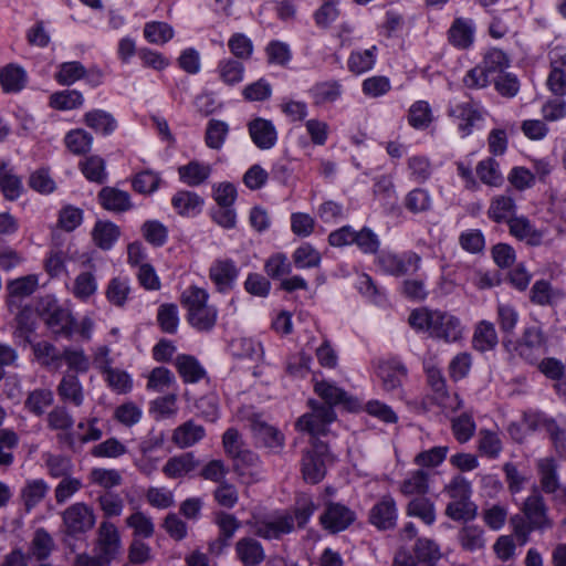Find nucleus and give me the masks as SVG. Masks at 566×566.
Returning a JSON list of instances; mask_svg holds the SVG:
<instances>
[{
    "instance_id": "nucleus-1",
    "label": "nucleus",
    "mask_w": 566,
    "mask_h": 566,
    "mask_svg": "<svg viewBox=\"0 0 566 566\" xmlns=\"http://www.w3.org/2000/svg\"><path fill=\"white\" fill-rule=\"evenodd\" d=\"M522 512L526 521L517 515L511 520L514 533L521 545L528 541V535L532 531H543L553 526V522L547 515V506L537 488H534L532 493L525 499Z\"/></svg>"
},
{
    "instance_id": "nucleus-2",
    "label": "nucleus",
    "mask_w": 566,
    "mask_h": 566,
    "mask_svg": "<svg viewBox=\"0 0 566 566\" xmlns=\"http://www.w3.org/2000/svg\"><path fill=\"white\" fill-rule=\"evenodd\" d=\"M509 66L507 55L502 50L491 49L485 53L482 62L465 74L463 83L469 88H483L504 74Z\"/></svg>"
},
{
    "instance_id": "nucleus-3",
    "label": "nucleus",
    "mask_w": 566,
    "mask_h": 566,
    "mask_svg": "<svg viewBox=\"0 0 566 566\" xmlns=\"http://www.w3.org/2000/svg\"><path fill=\"white\" fill-rule=\"evenodd\" d=\"M180 300L191 326L198 331H209L212 327V316L207 305L209 293L205 289L192 285L182 292Z\"/></svg>"
},
{
    "instance_id": "nucleus-4",
    "label": "nucleus",
    "mask_w": 566,
    "mask_h": 566,
    "mask_svg": "<svg viewBox=\"0 0 566 566\" xmlns=\"http://www.w3.org/2000/svg\"><path fill=\"white\" fill-rule=\"evenodd\" d=\"M311 412L300 417L296 421V429L308 433L314 441L328 432V427L336 419V413L331 406H319V402L310 401Z\"/></svg>"
},
{
    "instance_id": "nucleus-5",
    "label": "nucleus",
    "mask_w": 566,
    "mask_h": 566,
    "mask_svg": "<svg viewBox=\"0 0 566 566\" xmlns=\"http://www.w3.org/2000/svg\"><path fill=\"white\" fill-rule=\"evenodd\" d=\"M332 461L327 444L322 441H313L312 449L304 453L302 460L305 481L312 484L318 483L326 474V464Z\"/></svg>"
},
{
    "instance_id": "nucleus-6",
    "label": "nucleus",
    "mask_w": 566,
    "mask_h": 566,
    "mask_svg": "<svg viewBox=\"0 0 566 566\" xmlns=\"http://www.w3.org/2000/svg\"><path fill=\"white\" fill-rule=\"evenodd\" d=\"M242 417L249 422V428L258 441H260L272 453H281L285 444V437L279 429L266 423L262 419L261 415L249 410L244 412Z\"/></svg>"
},
{
    "instance_id": "nucleus-7",
    "label": "nucleus",
    "mask_w": 566,
    "mask_h": 566,
    "mask_svg": "<svg viewBox=\"0 0 566 566\" xmlns=\"http://www.w3.org/2000/svg\"><path fill=\"white\" fill-rule=\"evenodd\" d=\"M64 531L76 537L91 531L96 523L93 507L83 502L70 505L62 514Z\"/></svg>"
},
{
    "instance_id": "nucleus-8",
    "label": "nucleus",
    "mask_w": 566,
    "mask_h": 566,
    "mask_svg": "<svg viewBox=\"0 0 566 566\" xmlns=\"http://www.w3.org/2000/svg\"><path fill=\"white\" fill-rule=\"evenodd\" d=\"M377 262L387 274L403 276L412 274L420 269L421 256L413 251H407L401 254L382 252L378 255Z\"/></svg>"
},
{
    "instance_id": "nucleus-9",
    "label": "nucleus",
    "mask_w": 566,
    "mask_h": 566,
    "mask_svg": "<svg viewBox=\"0 0 566 566\" xmlns=\"http://www.w3.org/2000/svg\"><path fill=\"white\" fill-rule=\"evenodd\" d=\"M449 116L457 123L459 130L463 136L472 133L473 127L478 126L484 118V111L475 102L458 103L450 107Z\"/></svg>"
},
{
    "instance_id": "nucleus-10",
    "label": "nucleus",
    "mask_w": 566,
    "mask_h": 566,
    "mask_svg": "<svg viewBox=\"0 0 566 566\" xmlns=\"http://www.w3.org/2000/svg\"><path fill=\"white\" fill-rule=\"evenodd\" d=\"M122 542L117 527L108 522H101L97 530L95 552L102 555L104 560H113L120 553Z\"/></svg>"
},
{
    "instance_id": "nucleus-11",
    "label": "nucleus",
    "mask_w": 566,
    "mask_h": 566,
    "mask_svg": "<svg viewBox=\"0 0 566 566\" xmlns=\"http://www.w3.org/2000/svg\"><path fill=\"white\" fill-rule=\"evenodd\" d=\"M294 530L292 514L282 513L255 522L254 534L265 539H277Z\"/></svg>"
},
{
    "instance_id": "nucleus-12",
    "label": "nucleus",
    "mask_w": 566,
    "mask_h": 566,
    "mask_svg": "<svg viewBox=\"0 0 566 566\" xmlns=\"http://www.w3.org/2000/svg\"><path fill=\"white\" fill-rule=\"evenodd\" d=\"M39 285V279L34 274H29L7 283V297L6 303L9 311L13 312L19 310L21 301L32 295Z\"/></svg>"
},
{
    "instance_id": "nucleus-13",
    "label": "nucleus",
    "mask_w": 566,
    "mask_h": 566,
    "mask_svg": "<svg viewBox=\"0 0 566 566\" xmlns=\"http://www.w3.org/2000/svg\"><path fill=\"white\" fill-rule=\"evenodd\" d=\"M323 527L331 533L346 530L354 521L355 513L339 503H328L325 512L319 517Z\"/></svg>"
},
{
    "instance_id": "nucleus-14",
    "label": "nucleus",
    "mask_w": 566,
    "mask_h": 566,
    "mask_svg": "<svg viewBox=\"0 0 566 566\" xmlns=\"http://www.w3.org/2000/svg\"><path fill=\"white\" fill-rule=\"evenodd\" d=\"M396 502L390 495H385L377 502L369 513V521L379 530H389L395 527L397 522Z\"/></svg>"
},
{
    "instance_id": "nucleus-15",
    "label": "nucleus",
    "mask_w": 566,
    "mask_h": 566,
    "mask_svg": "<svg viewBox=\"0 0 566 566\" xmlns=\"http://www.w3.org/2000/svg\"><path fill=\"white\" fill-rule=\"evenodd\" d=\"M510 234L528 245L537 247L542 243L545 232L536 229L524 216H516L509 221Z\"/></svg>"
},
{
    "instance_id": "nucleus-16",
    "label": "nucleus",
    "mask_w": 566,
    "mask_h": 566,
    "mask_svg": "<svg viewBox=\"0 0 566 566\" xmlns=\"http://www.w3.org/2000/svg\"><path fill=\"white\" fill-rule=\"evenodd\" d=\"M463 327L458 317L439 311L437 324L432 327L431 336L441 338L447 343L457 342L462 338Z\"/></svg>"
},
{
    "instance_id": "nucleus-17",
    "label": "nucleus",
    "mask_w": 566,
    "mask_h": 566,
    "mask_svg": "<svg viewBox=\"0 0 566 566\" xmlns=\"http://www.w3.org/2000/svg\"><path fill=\"white\" fill-rule=\"evenodd\" d=\"M545 337L539 327L531 326L524 329V333L521 339L517 343L518 354L527 359L528 361H533L536 359L534 353H544L545 352Z\"/></svg>"
},
{
    "instance_id": "nucleus-18",
    "label": "nucleus",
    "mask_w": 566,
    "mask_h": 566,
    "mask_svg": "<svg viewBox=\"0 0 566 566\" xmlns=\"http://www.w3.org/2000/svg\"><path fill=\"white\" fill-rule=\"evenodd\" d=\"M228 469L221 461L214 460V483L218 489L214 491V499L219 504L226 507H232L238 502V491L234 485L223 480Z\"/></svg>"
},
{
    "instance_id": "nucleus-19",
    "label": "nucleus",
    "mask_w": 566,
    "mask_h": 566,
    "mask_svg": "<svg viewBox=\"0 0 566 566\" xmlns=\"http://www.w3.org/2000/svg\"><path fill=\"white\" fill-rule=\"evenodd\" d=\"M56 392L63 402L75 407H81L84 402V389L75 374H64L56 387Z\"/></svg>"
},
{
    "instance_id": "nucleus-20",
    "label": "nucleus",
    "mask_w": 566,
    "mask_h": 566,
    "mask_svg": "<svg viewBox=\"0 0 566 566\" xmlns=\"http://www.w3.org/2000/svg\"><path fill=\"white\" fill-rule=\"evenodd\" d=\"M249 134L253 143L261 149H270L276 143L274 125L264 118H255L249 123Z\"/></svg>"
},
{
    "instance_id": "nucleus-21",
    "label": "nucleus",
    "mask_w": 566,
    "mask_h": 566,
    "mask_svg": "<svg viewBox=\"0 0 566 566\" xmlns=\"http://www.w3.org/2000/svg\"><path fill=\"white\" fill-rule=\"evenodd\" d=\"M237 556L244 566H255L265 558L264 549L260 542L252 537H243L235 545Z\"/></svg>"
},
{
    "instance_id": "nucleus-22",
    "label": "nucleus",
    "mask_w": 566,
    "mask_h": 566,
    "mask_svg": "<svg viewBox=\"0 0 566 566\" xmlns=\"http://www.w3.org/2000/svg\"><path fill=\"white\" fill-rule=\"evenodd\" d=\"M98 199L102 207L113 212H124L132 208L130 196L128 192L113 187H104Z\"/></svg>"
},
{
    "instance_id": "nucleus-23",
    "label": "nucleus",
    "mask_w": 566,
    "mask_h": 566,
    "mask_svg": "<svg viewBox=\"0 0 566 566\" xmlns=\"http://www.w3.org/2000/svg\"><path fill=\"white\" fill-rule=\"evenodd\" d=\"M429 472L422 468L413 470L400 483L399 490L405 496H423L429 491Z\"/></svg>"
},
{
    "instance_id": "nucleus-24",
    "label": "nucleus",
    "mask_w": 566,
    "mask_h": 566,
    "mask_svg": "<svg viewBox=\"0 0 566 566\" xmlns=\"http://www.w3.org/2000/svg\"><path fill=\"white\" fill-rule=\"evenodd\" d=\"M199 465L192 452H186L170 458L163 468V472L170 479H177L192 472Z\"/></svg>"
},
{
    "instance_id": "nucleus-25",
    "label": "nucleus",
    "mask_w": 566,
    "mask_h": 566,
    "mask_svg": "<svg viewBox=\"0 0 566 566\" xmlns=\"http://www.w3.org/2000/svg\"><path fill=\"white\" fill-rule=\"evenodd\" d=\"M515 201L511 196L500 195L491 200L488 216L496 223L506 222L509 224L511 218L515 217Z\"/></svg>"
},
{
    "instance_id": "nucleus-26",
    "label": "nucleus",
    "mask_w": 566,
    "mask_h": 566,
    "mask_svg": "<svg viewBox=\"0 0 566 566\" xmlns=\"http://www.w3.org/2000/svg\"><path fill=\"white\" fill-rule=\"evenodd\" d=\"M499 343L497 333L494 324L489 321H481L473 334L472 344L479 352L493 349Z\"/></svg>"
},
{
    "instance_id": "nucleus-27",
    "label": "nucleus",
    "mask_w": 566,
    "mask_h": 566,
    "mask_svg": "<svg viewBox=\"0 0 566 566\" xmlns=\"http://www.w3.org/2000/svg\"><path fill=\"white\" fill-rule=\"evenodd\" d=\"M474 27L471 20L458 18L449 30L450 42L460 49L469 48L473 42Z\"/></svg>"
},
{
    "instance_id": "nucleus-28",
    "label": "nucleus",
    "mask_w": 566,
    "mask_h": 566,
    "mask_svg": "<svg viewBox=\"0 0 566 566\" xmlns=\"http://www.w3.org/2000/svg\"><path fill=\"white\" fill-rule=\"evenodd\" d=\"M203 436V427L189 420L174 430L171 439L179 448H188L201 440Z\"/></svg>"
},
{
    "instance_id": "nucleus-29",
    "label": "nucleus",
    "mask_w": 566,
    "mask_h": 566,
    "mask_svg": "<svg viewBox=\"0 0 566 566\" xmlns=\"http://www.w3.org/2000/svg\"><path fill=\"white\" fill-rule=\"evenodd\" d=\"M27 83L25 71L14 64H8L0 71V84L6 93H17Z\"/></svg>"
},
{
    "instance_id": "nucleus-30",
    "label": "nucleus",
    "mask_w": 566,
    "mask_h": 566,
    "mask_svg": "<svg viewBox=\"0 0 566 566\" xmlns=\"http://www.w3.org/2000/svg\"><path fill=\"white\" fill-rule=\"evenodd\" d=\"M84 123L87 127L103 135L112 134L117 127V122L114 116L103 109L87 112L84 115Z\"/></svg>"
},
{
    "instance_id": "nucleus-31",
    "label": "nucleus",
    "mask_w": 566,
    "mask_h": 566,
    "mask_svg": "<svg viewBox=\"0 0 566 566\" xmlns=\"http://www.w3.org/2000/svg\"><path fill=\"white\" fill-rule=\"evenodd\" d=\"M35 360L45 368L57 369L61 366L62 353L51 343L42 340L32 344Z\"/></svg>"
},
{
    "instance_id": "nucleus-32",
    "label": "nucleus",
    "mask_w": 566,
    "mask_h": 566,
    "mask_svg": "<svg viewBox=\"0 0 566 566\" xmlns=\"http://www.w3.org/2000/svg\"><path fill=\"white\" fill-rule=\"evenodd\" d=\"M130 291L129 280L124 276H116L108 282L105 296L114 306L124 307L128 301Z\"/></svg>"
},
{
    "instance_id": "nucleus-33",
    "label": "nucleus",
    "mask_w": 566,
    "mask_h": 566,
    "mask_svg": "<svg viewBox=\"0 0 566 566\" xmlns=\"http://www.w3.org/2000/svg\"><path fill=\"white\" fill-rule=\"evenodd\" d=\"M176 367L185 382H198L206 376V370L191 355H178Z\"/></svg>"
},
{
    "instance_id": "nucleus-34",
    "label": "nucleus",
    "mask_w": 566,
    "mask_h": 566,
    "mask_svg": "<svg viewBox=\"0 0 566 566\" xmlns=\"http://www.w3.org/2000/svg\"><path fill=\"white\" fill-rule=\"evenodd\" d=\"M216 523L219 527L218 553H221L223 548L229 546L231 538L240 527V522L232 514L219 513Z\"/></svg>"
},
{
    "instance_id": "nucleus-35",
    "label": "nucleus",
    "mask_w": 566,
    "mask_h": 566,
    "mask_svg": "<svg viewBox=\"0 0 566 566\" xmlns=\"http://www.w3.org/2000/svg\"><path fill=\"white\" fill-rule=\"evenodd\" d=\"M45 324L55 336L70 338L74 332V318L70 311L63 306Z\"/></svg>"
},
{
    "instance_id": "nucleus-36",
    "label": "nucleus",
    "mask_w": 566,
    "mask_h": 566,
    "mask_svg": "<svg viewBox=\"0 0 566 566\" xmlns=\"http://www.w3.org/2000/svg\"><path fill=\"white\" fill-rule=\"evenodd\" d=\"M93 240L95 244L109 250L119 237V228L109 221H98L93 229Z\"/></svg>"
},
{
    "instance_id": "nucleus-37",
    "label": "nucleus",
    "mask_w": 566,
    "mask_h": 566,
    "mask_svg": "<svg viewBox=\"0 0 566 566\" xmlns=\"http://www.w3.org/2000/svg\"><path fill=\"white\" fill-rule=\"evenodd\" d=\"M541 486L546 493H554L559 488L557 465L552 458H544L537 462Z\"/></svg>"
},
{
    "instance_id": "nucleus-38",
    "label": "nucleus",
    "mask_w": 566,
    "mask_h": 566,
    "mask_svg": "<svg viewBox=\"0 0 566 566\" xmlns=\"http://www.w3.org/2000/svg\"><path fill=\"white\" fill-rule=\"evenodd\" d=\"M49 485L43 480L28 481L21 490V499L28 512L35 507L46 495Z\"/></svg>"
},
{
    "instance_id": "nucleus-39",
    "label": "nucleus",
    "mask_w": 566,
    "mask_h": 566,
    "mask_svg": "<svg viewBox=\"0 0 566 566\" xmlns=\"http://www.w3.org/2000/svg\"><path fill=\"white\" fill-rule=\"evenodd\" d=\"M408 516L420 518L424 524L431 525L436 521L434 504L424 496L412 499L406 507Z\"/></svg>"
},
{
    "instance_id": "nucleus-40",
    "label": "nucleus",
    "mask_w": 566,
    "mask_h": 566,
    "mask_svg": "<svg viewBox=\"0 0 566 566\" xmlns=\"http://www.w3.org/2000/svg\"><path fill=\"white\" fill-rule=\"evenodd\" d=\"M174 208L181 216H196L200 212L203 201L193 192L179 191L171 200Z\"/></svg>"
},
{
    "instance_id": "nucleus-41",
    "label": "nucleus",
    "mask_w": 566,
    "mask_h": 566,
    "mask_svg": "<svg viewBox=\"0 0 566 566\" xmlns=\"http://www.w3.org/2000/svg\"><path fill=\"white\" fill-rule=\"evenodd\" d=\"M22 189V181L13 174L12 169L4 164L0 165V190L4 198L14 201L20 197Z\"/></svg>"
},
{
    "instance_id": "nucleus-42",
    "label": "nucleus",
    "mask_w": 566,
    "mask_h": 566,
    "mask_svg": "<svg viewBox=\"0 0 566 566\" xmlns=\"http://www.w3.org/2000/svg\"><path fill=\"white\" fill-rule=\"evenodd\" d=\"M238 277V269L232 261H219L214 266V284L220 292L229 291L233 287Z\"/></svg>"
},
{
    "instance_id": "nucleus-43",
    "label": "nucleus",
    "mask_w": 566,
    "mask_h": 566,
    "mask_svg": "<svg viewBox=\"0 0 566 566\" xmlns=\"http://www.w3.org/2000/svg\"><path fill=\"white\" fill-rule=\"evenodd\" d=\"M378 373L387 391L400 387L406 377V368L399 363H385L379 366Z\"/></svg>"
},
{
    "instance_id": "nucleus-44",
    "label": "nucleus",
    "mask_w": 566,
    "mask_h": 566,
    "mask_svg": "<svg viewBox=\"0 0 566 566\" xmlns=\"http://www.w3.org/2000/svg\"><path fill=\"white\" fill-rule=\"evenodd\" d=\"M311 94L315 105L333 103L342 94V85L337 81H327L315 84Z\"/></svg>"
},
{
    "instance_id": "nucleus-45",
    "label": "nucleus",
    "mask_w": 566,
    "mask_h": 566,
    "mask_svg": "<svg viewBox=\"0 0 566 566\" xmlns=\"http://www.w3.org/2000/svg\"><path fill=\"white\" fill-rule=\"evenodd\" d=\"M54 401L53 391L46 388H39L32 390L25 401V408L35 416H42L45 409Z\"/></svg>"
},
{
    "instance_id": "nucleus-46",
    "label": "nucleus",
    "mask_w": 566,
    "mask_h": 566,
    "mask_svg": "<svg viewBox=\"0 0 566 566\" xmlns=\"http://www.w3.org/2000/svg\"><path fill=\"white\" fill-rule=\"evenodd\" d=\"M476 175L483 184L491 187H500L504 181L500 165L493 158L480 161L476 166Z\"/></svg>"
},
{
    "instance_id": "nucleus-47",
    "label": "nucleus",
    "mask_w": 566,
    "mask_h": 566,
    "mask_svg": "<svg viewBox=\"0 0 566 566\" xmlns=\"http://www.w3.org/2000/svg\"><path fill=\"white\" fill-rule=\"evenodd\" d=\"M66 148L74 155H84L90 151L93 137L82 128L70 130L64 138Z\"/></svg>"
},
{
    "instance_id": "nucleus-48",
    "label": "nucleus",
    "mask_w": 566,
    "mask_h": 566,
    "mask_svg": "<svg viewBox=\"0 0 566 566\" xmlns=\"http://www.w3.org/2000/svg\"><path fill=\"white\" fill-rule=\"evenodd\" d=\"M178 174L185 184L198 186L210 176V167L198 161H190L188 165L180 166Z\"/></svg>"
},
{
    "instance_id": "nucleus-49",
    "label": "nucleus",
    "mask_w": 566,
    "mask_h": 566,
    "mask_svg": "<svg viewBox=\"0 0 566 566\" xmlns=\"http://www.w3.org/2000/svg\"><path fill=\"white\" fill-rule=\"evenodd\" d=\"M518 313L516 308L509 304L500 302L496 306V321L504 336H512L518 323Z\"/></svg>"
},
{
    "instance_id": "nucleus-50",
    "label": "nucleus",
    "mask_w": 566,
    "mask_h": 566,
    "mask_svg": "<svg viewBox=\"0 0 566 566\" xmlns=\"http://www.w3.org/2000/svg\"><path fill=\"white\" fill-rule=\"evenodd\" d=\"M157 323L167 334H175L179 325L178 307L172 303H165L158 307Z\"/></svg>"
},
{
    "instance_id": "nucleus-51",
    "label": "nucleus",
    "mask_w": 566,
    "mask_h": 566,
    "mask_svg": "<svg viewBox=\"0 0 566 566\" xmlns=\"http://www.w3.org/2000/svg\"><path fill=\"white\" fill-rule=\"evenodd\" d=\"M126 525L134 531V538H149L155 533V525L143 512H135L126 518Z\"/></svg>"
},
{
    "instance_id": "nucleus-52",
    "label": "nucleus",
    "mask_w": 566,
    "mask_h": 566,
    "mask_svg": "<svg viewBox=\"0 0 566 566\" xmlns=\"http://www.w3.org/2000/svg\"><path fill=\"white\" fill-rule=\"evenodd\" d=\"M83 95L75 90L56 92L50 97V105L55 109L69 111L82 106Z\"/></svg>"
},
{
    "instance_id": "nucleus-53",
    "label": "nucleus",
    "mask_w": 566,
    "mask_h": 566,
    "mask_svg": "<svg viewBox=\"0 0 566 566\" xmlns=\"http://www.w3.org/2000/svg\"><path fill=\"white\" fill-rule=\"evenodd\" d=\"M54 547L52 536L43 528H39L32 538L30 554L38 560L46 559Z\"/></svg>"
},
{
    "instance_id": "nucleus-54",
    "label": "nucleus",
    "mask_w": 566,
    "mask_h": 566,
    "mask_svg": "<svg viewBox=\"0 0 566 566\" xmlns=\"http://www.w3.org/2000/svg\"><path fill=\"white\" fill-rule=\"evenodd\" d=\"M97 291V281L93 272L80 273L73 284L72 293L81 301L88 300Z\"/></svg>"
},
{
    "instance_id": "nucleus-55",
    "label": "nucleus",
    "mask_w": 566,
    "mask_h": 566,
    "mask_svg": "<svg viewBox=\"0 0 566 566\" xmlns=\"http://www.w3.org/2000/svg\"><path fill=\"white\" fill-rule=\"evenodd\" d=\"M562 296V293L554 291L551 283L545 280L536 281L532 289L530 300L532 303L541 306L551 305L554 300Z\"/></svg>"
},
{
    "instance_id": "nucleus-56",
    "label": "nucleus",
    "mask_w": 566,
    "mask_h": 566,
    "mask_svg": "<svg viewBox=\"0 0 566 566\" xmlns=\"http://www.w3.org/2000/svg\"><path fill=\"white\" fill-rule=\"evenodd\" d=\"M439 311L428 308L413 310L408 318L410 326L418 332H428L431 335L432 327L437 324Z\"/></svg>"
},
{
    "instance_id": "nucleus-57",
    "label": "nucleus",
    "mask_w": 566,
    "mask_h": 566,
    "mask_svg": "<svg viewBox=\"0 0 566 566\" xmlns=\"http://www.w3.org/2000/svg\"><path fill=\"white\" fill-rule=\"evenodd\" d=\"M377 48L373 46L364 51L352 52L348 59V69L355 74H361L369 71L375 64V52Z\"/></svg>"
},
{
    "instance_id": "nucleus-58",
    "label": "nucleus",
    "mask_w": 566,
    "mask_h": 566,
    "mask_svg": "<svg viewBox=\"0 0 566 566\" xmlns=\"http://www.w3.org/2000/svg\"><path fill=\"white\" fill-rule=\"evenodd\" d=\"M80 168L90 181L103 184L106 179L105 161L99 156L87 157L80 164Z\"/></svg>"
},
{
    "instance_id": "nucleus-59",
    "label": "nucleus",
    "mask_w": 566,
    "mask_h": 566,
    "mask_svg": "<svg viewBox=\"0 0 566 566\" xmlns=\"http://www.w3.org/2000/svg\"><path fill=\"white\" fill-rule=\"evenodd\" d=\"M244 66L240 61L227 59L219 63V76L228 85H234L243 81Z\"/></svg>"
},
{
    "instance_id": "nucleus-60",
    "label": "nucleus",
    "mask_w": 566,
    "mask_h": 566,
    "mask_svg": "<svg viewBox=\"0 0 566 566\" xmlns=\"http://www.w3.org/2000/svg\"><path fill=\"white\" fill-rule=\"evenodd\" d=\"M315 392L324 400V403H319V406H331L334 409V406L345 401L346 392L327 382V381H317L314 386Z\"/></svg>"
},
{
    "instance_id": "nucleus-61",
    "label": "nucleus",
    "mask_w": 566,
    "mask_h": 566,
    "mask_svg": "<svg viewBox=\"0 0 566 566\" xmlns=\"http://www.w3.org/2000/svg\"><path fill=\"white\" fill-rule=\"evenodd\" d=\"M321 253L311 244L298 247L293 253V261L298 269L316 268L321 263Z\"/></svg>"
},
{
    "instance_id": "nucleus-62",
    "label": "nucleus",
    "mask_w": 566,
    "mask_h": 566,
    "mask_svg": "<svg viewBox=\"0 0 566 566\" xmlns=\"http://www.w3.org/2000/svg\"><path fill=\"white\" fill-rule=\"evenodd\" d=\"M144 35L151 43L164 44L174 36V30L166 22H149L145 24Z\"/></svg>"
},
{
    "instance_id": "nucleus-63",
    "label": "nucleus",
    "mask_w": 566,
    "mask_h": 566,
    "mask_svg": "<svg viewBox=\"0 0 566 566\" xmlns=\"http://www.w3.org/2000/svg\"><path fill=\"white\" fill-rule=\"evenodd\" d=\"M97 502L106 518L116 517L123 513L124 500L117 493L105 492L98 496Z\"/></svg>"
},
{
    "instance_id": "nucleus-64",
    "label": "nucleus",
    "mask_w": 566,
    "mask_h": 566,
    "mask_svg": "<svg viewBox=\"0 0 566 566\" xmlns=\"http://www.w3.org/2000/svg\"><path fill=\"white\" fill-rule=\"evenodd\" d=\"M354 244L366 254H376L380 247L378 235L368 227L361 228L355 233Z\"/></svg>"
}]
</instances>
